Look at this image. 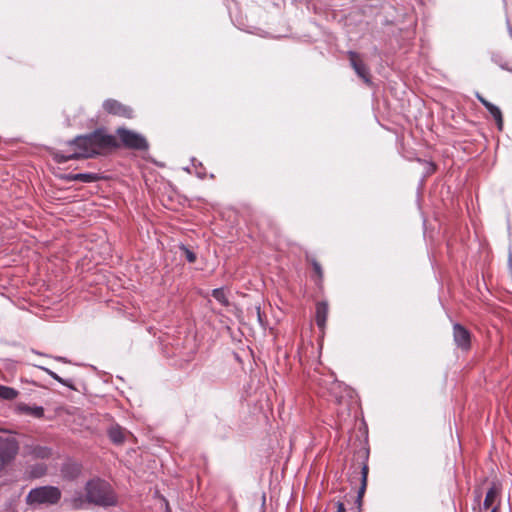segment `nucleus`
Here are the masks:
<instances>
[{"mask_svg":"<svg viewBox=\"0 0 512 512\" xmlns=\"http://www.w3.org/2000/svg\"><path fill=\"white\" fill-rule=\"evenodd\" d=\"M80 471V466L76 463H66L62 468L63 475L70 479L77 477Z\"/></svg>","mask_w":512,"mask_h":512,"instance_id":"nucleus-14","label":"nucleus"},{"mask_svg":"<svg viewBox=\"0 0 512 512\" xmlns=\"http://www.w3.org/2000/svg\"><path fill=\"white\" fill-rule=\"evenodd\" d=\"M38 367L40 369H42L43 371H45L49 376H51L54 380H56L60 384L72 388V384L68 380H65V379L61 378L59 375H57L52 370H50L48 368H45V367H42V366H38Z\"/></svg>","mask_w":512,"mask_h":512,"instance_id":"nucleus-20","label":"nucleus"},{"mask_svg":"<svg viewBox=\"0 0 512 512\" xmlns=\"http://www.w3.org/2000/svg\"><path fill=\"white\" fill-rule=\"evenodd\" d=\"M67 178L72 181H80V182H84V183H90V182L96 181L98 177L94 173H78V174L69 175Z\"/></svg>","mask_w":512,"mask_h":512,"instance_id":"nucleus-16","label":"nucleus"},{"mask_svg":"<svg viewBox=\"0 0 512 512\" xmlns=\"http://www.w3.org/2000/svg\"><path fill=\"white\" fill-rule=\"evenodd\" d=\"M368 467L364 465L361 470V487L358 491V499H361L365 493L367 485Z\"/></svg>","mask_w":512,"mask_h":512,"instance_id":"nucleus-18","label":"nucleus"},{"mask_svg":"<svg viewBox=\"0 0 512 512\" xmlns=\"http://www.w3.org/2000/svg\"><path fill=\"white\" fill-rule=\"evenodd\" d=\"M56 360L66 362V359L63 357H55Z\"/></svg>","mask_w":512,"mask_h":512,"instance_id":"nucleus-27","label":"nucleus"},{"mask_svg":"<svg viewBox=\"0 0 512 512\" xmlns=\"http://www.w3.org/2000/svg\"><path fill=\"white\" fill-rule=\"evenodd\" d=\"M509 33L510 35H512V29L509 27Z\"/></svg>","mask_w":512,"mask_h":512,"instance_id":"nucleus-28","label":"nucleus"},{"mask_svg":"<svg viewBox=\"0 0 512 512\" xmlns=\"http://www.w3.org/2000/svg\"><path fill=\"white\" fill-rule=\"evenodd\" d=\"M476 97L477 99L480 101V103L486 108L487 105H489L491 102H489L488 100H486L482 95H480L479 93L476 94Z\"/></svg>","mask_w":512,"mask_h":512,"instance_id":"nucleus-23","label":"nucleus"},{"mask_svg":"<svg viewBox=\"0 0 512 512\" xmlns=\"http://www.w3.org/2000/svg\"><path fill=\"white\" fill-rule=\"evenodd\" d=\"M256 312H257L258 320H259V322H261V312H260V307H257V308H256Z\"/></svg>","mask_w":512,"mask_h":512,"instance_id":"nucleus-26","label":"nucleus"},{"mask_svg":"<svg viewBox=\"0 0 512 512\" xmlns=\"http://www.w3.org/2000/svg\"><path fill=\"white\" fill-rule=\"evenodd\" d=\"M486 109L489 111L491 116L496 121L498 129L502 130L503 129V117H502V112H501L500 108L498 106L490 103L489 105H487Z\"/></svg>","mask_w":512,"mask_h":512,"instance_id":"nucleus-12","label":"nucleus"},{"mask_svg":"<svg viewBox=\"0 0 512 512\" xmlns=\"http://www.w3.org/2000/svg\"><path fill=\"white\" fill-rule=\"evenodd\" d=\"M116 139L111 135L96 130L87 135L77 136L68 142V149L54 154L57 163H65L71 159L91 158L102 150L116 147Z\"/></svg>","mask_w":512,"mask_h":512,"instance_id":"nucleus-1","label":"nucleus"},{"mask_svg":"<svg viewBox=\"0 0 512 512\" xmlns=\"http://www.w3.org/2000/svg\"><path fill=\"white\" fill-rule=\"evenodd\" d=\"M30 454L34 458L47 459L51 456L52 450L47 446L37 445L31 449Z\"/></svg>","mask_w":512,"mask_h":512,"instance_id":"nucleus-13","label":"nucleus"},{"mask_svg":"<svg viewBox=\"0 0 512 512\" xmlns=\"http://www.w3.org/2000/svg\"><path fill=\"white\" fill-rule=\"evenodd\" d=\"M328 316V305L326 302H319L316 306V324L320 329H324Z\"/></svg>","mask_w":512,"mask_h":512,"instance_id":"nucleus-10","label":"nucleus"},{"mask_svg":"<svg viewBox=\"0 0 512 512\" xmlns=\"http://www.w3.org/2000/svg\"><path fill=\"white\" fill-rule=\"evenodd\" d=\"M18 391L13 388L0 386V398L6 400H13L17 397Z\"/></svg>","mask_w":512,"mask_h":512,"instance_id":"nucleus-17","label":"nucleus"},{"mask_svg":"<svg viewBox=\"0 0 512 512\" xmlns=\"http://www.w3.org/2000/svg\"><path fill=\"white\" fill-rule=\"evenodd\" d=\"M313 267H314L315 272H316L319 276H321V275H322V269H321L320 264H319V263H317V262H314V263H313Z\"/></svg>","mask_w":512,"mask_h":512,"instance_id":"nucleus-24","label":"nucleus"},{"mask_svg":"<svg viewBox=\"0 0 512 512\" xmlns=\"http://www.w3.org/2000/svg\"><path fill=\"white\" fill-rule=\"evenodd\" d=\"M506 69H508L509 71H512V68H508V67H507Z\"/></svg>","mask_w":512,"mask_h":512,"instance_id":"nucleus-29","label":"nucleus"},{"mask_svg":"<svg viewBox=\"0 0 512 512\" xmlns=\"http://www.w3.org/2000/svg\"><path fill=\"white\" fill-rule=\"evenodd\" d=\"M103 108L105 109V111L113 115H118L126 118L132 117V109L114 99H108L104 101Z\"/></svg>","mask_w":512,"mask_h":512,"instance_id":"nucleus-7","label":"nucleus"},{"mask_svg":"<svg viewBox=\"0 0 512 512\" xmlns=\"http://www.w3.org/2000/svg\"><path fill=\"white\" fill-rule=\"evenodd\" d=\"M108 435L115 444H121L125 440V431L119 425H112L108 430Z\"/></svg>","mask_w":512,"mask_h":512,"instance_id":"nucleus-11","label":"nucleus"},{"mask_svg":"<svg viewBox=\"0 0 512 512\" xmlns=\"http://www.w3.org/2000/svg\"><path fill=\"white\" fill-rule=\"evenodd\" d=\"M86 501L99 506H113L116 504V497L111 486L103 480L93 479L87 482L85 486ZM85 500L74 499L75 508H83Z\"/></svg>","mask_w":512,"mask_h":512,"instance_id":"nucleus-2","label":"nucleus"},{"mask_svg":"<svg viewBox=\"0 0 512 512\" xmlns=\"http://www.w3.org/2000/svg\"><path fill=\"white\" fill-rule=\"evenodd\" d=\"M47 473V466L43 463H37L30 466L28 475L31 478H40Z\"/></svg>","mask_w":512,"mask_h":512,"instance_id":"nucleus-15","label":"nucleus"},{"mask_svg":"<svg viewBox=\"0 0 512 512\" xmlns=\"http://www.w3.org/2000/svg\"><path fill=\"white\" fill-rule=\"evenodd\" d=\"M29 411L33 416H35L37 418H40L44 415V409L41 406H35L33 408H29Z\"/></svg>","mask_w":512,"mask_h":512,"instance_id":"nucleus-22","label":"nucleus"},{"mask_svg":"<svg viewBox=\"0 0 512 512\" xmlns=\"http://www.w3.org/2000/svg\"><path fill=\"white\" fill-rule=\"evenodd\" d=\"M19 444L14 437L0 436V471L17 455Z\"/></svg>","mask_w":512,"mask_h":512,"instance_id":"nucleus-5","label":"nucleus"},{"mask_svg":"<svg viewBox=\"0 0 512 512\" xmlns=\"http://www.w3.org/2000/svg\"><path fill=\"white\" fill-rule=\"evenodd\" d=\"M117 134L123 145L129 149L146 150L149 147L146 138L137 132L119 128Z\"/></svg>","mask_w":512,"mask_h":512,"instance_id":"nucleus-4","label":"nucleus"},{"mask_svg":"<svg viewBox=\"0 0 512 512\" xmlns=\"http://www.w3.org/2000/svg\"><path fill=\"white\" fill-rule=\"evenodd\" d=\"M500 502V489L497 485L493 484L487 491L483 504L479 506L478 512L492 510L494 507H497V512H499Z\"/></svg>","mask_w":512,"mask_h":512,"instance_id":"nucleus-6","label":"nucleus"},{"mask_svg":"<svg viewBox=\"0 0 512 512\" xmlns=\"http://www.w3.org/2000/svg\"><path fill=\"white\" fill-rule=\"evenodd\" d=\"M453 337L456 345L463 349L467 350L470 348V333L469 331L463 327L462 325L456 323L453 326Z\"/></svg>","mask_w":512,"mask_h":512,"instance_id":"nucleus-8","label":"nucleus"},{"mask_svg":"<svg viewBox=\"0 0 512 512\" xmlns=\"http://www.w3.org/2000/svg\"><path fill=\"white\" fill-rule=\"evenodd\" d=\"M337 512H345L346 509H345V506L342 502H337Z\"/></svg>","mask_w":512,"mask_h":512,"instance_id":"nucleus-25","label":"nucleus"},{"mask_svg":"<svg viewBox=\"0 0 512 512\" xmlns=\"http://www.w3.org/2000/svg\"><path fill=\"white\" fill-rule=\"evenodd\" d=\"M181 249L184 251L185 257L189 263H193L196 260V255L189 250L187 247L182 246Z\"/></svg>","mask_w":512,"mask_h":512,"instance_id":"nucleus-21","label":"nucleus"},{"mask_svg":"<svg viewBox=\"0 0 512 512\" xmlns=\"http://www.w3.org/2000/svg\"><path fill=\"white\" fill-rule=\"evenodd\" d=\"M212 296L215 300H217L221 305L227 306L229 305V301L225 295V292L221 288L214 289L212 291Z\"/></svg>","mask_w":512,"mask_h":512,"instance_id":"nucleus-19","label":"nucleus"},{"mask_svg":"<svg viewBox=\"0 0 512 512\" xmlns=\"http://www.w3.org/2000/svg\"><path fill=\"white\" fill-rule=\"evenodd\" d=\"M61 499V491L55 486H42L31 489L26 496L29 505L49 504L53 505Z\"/></svg>","mask_w":512,"mask_h":512,"instance_id":"nucleus-3","label":"nucleus"},{"mask_svg":"<svg viewBox=\"0 0 512 512\" xmlns=\"http://www.w3.org/2000/svg\"><path fill=\"white\" fill-rule=\"evenodd\" d=\"M350 63L355 70L356 74L364 80L365 83L370 84L369 70L367 66L359 59L356 52H349Z\"/></svg>","mask_w":512,"mask_h":512,"instance_id":"nucleus-9","label":"nucleus"}]
</instances>
